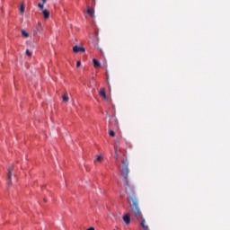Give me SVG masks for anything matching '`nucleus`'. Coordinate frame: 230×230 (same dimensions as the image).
I'll use <instances>...</instances> for the list:
<instances>
[{"label": "nucleus", "mask_w": 230, "mask_h": 230, "mask_svg": "<svg viewBox=\"0 0 230 230\" xmlns=\"http://www.w3.org/2000/svg\"><path fill=\"white\" fill-rule=\"evenodd\" d=\"M121 163V176L124 177V189L130 200L134 203V200H137V198H136V190L134 189V185L130 184V181H128V160L125 158Z\"/></svg>", "instance_id": "f257e3e1"}, {"label": "nucleus", "mask_w": 230, "mask_h": 230, "mask_svg": "<svg viewBox=\"0 0 230 230\" xmlns=\"http://www.w3.org/2000/svg\"><path fill=\"white\" fill-rule=\"evenodd\" d=\"M133 213L135 216V218L140 223L141 227L144 230H148V226L145 225L146 221L145 218H143V214L141 213V210L139 209V203L137 199H133Z\"/></svg>", "instance_id": "f03ea898"}, {"label": "nucleus", "mask_w": 230, "mask_h": 230, "mask_svg": "<svg viewBox=\"0 0 230 230\" xmlns=\"http://www.w3.org/2000/svg\"><path fill=\"white\" fill-rule=\"evenodd\" d=\"M12 172H13V165L8 168V173H7V184H12Z\"/></svg>", "instance_id": "7ed1b4c3"}, {"label": "nucleus", "mask_w": 230, "mask_h": 230, "mask_svg": "<svg viewBox=\"0 0 230 230\" xmlns=\"http://www.w3.org/2000/svg\"><path fill=\"white\" fill-rule=\"evenodd\" d=\"M73 51H74V53H80V52L84 53V52H85V49L84 47L75 46L73 48Z\"/></svg>", "instance_id": "20e7f679"}, {"label": "nucleus", "mask_w": 230, "mask_h": 230, "mask_svg": "<svg viewBox=\"0 0 230 230\" xmlns=\"http://www.w3.org/2000/svg\"><path fill=\"white\" fill-rule=\"evenodd\" d=\"M122 219L125 222L126 226H128V224H130V214L124 215Z\"/></svg>", "instance_id": "39448f33"}, {"label": "nucleus", "mask_w": 230, "mask_h": 230, "mask_svg": "<svg viewBox=\"0 0 230 230\" xmlns=\"http://www.w3.org/2000/svg\"><path fill=\"white\" fill-rule=\"evenodd\" d=\"M87 13L90 17H94V9L93 8H91V7H88L87 9Z\"/></svg>", "instance_id": "423d86ee"}, {"label": "nucleus", "mask_w": 230, "mask_h": 230, "mask_svg": "<svg viewBox=\"0 0 230 230\" xmlns=\"http://www.w3.org/2000/svg\"><path fill=\"white\" fill-rule=\"evenodd\" d=\"M42 13H43L44 19H49V11H48V9H44L42 11Z\"/></svg>", "instance_id": "0eeeda50"}, {"label": "nucleus", "mask_w": 230, "mask_h": 230, "mask_svg": "<svg viewBox=\"0 0 230 230\" xmlns=\"http://www.w3.org/2000/svg\"><path fill=\"white\" fill-rule=\"evenodd\" d=\"M100 96H102V98H104V100H107V93H105V88H102L100 91Z\"/></svg>", "instance_id": "6e6552de"}, {"label": "nucleus", "mask_w": 230, "mask_h": 230, "mask_svg": "<svg viewBox=\"0 0 230 230\" xmlns=\"http://www.w3.org/2000/svg\"><path fill=\"white\" fill-rule=\"evenodd\" d=\"M93 67H100L102 64L97 59H93Z\"/></svg>", "instance_id": "1a4fd4ad"}, {"label": "nucleus", "mask_w": 230, "mask_h": 230, "mask_svg": "<svg viewBox=\"0 0 230 230\" xmlns=\"http://www.w3.org/2000/svg\"><path fill=\"white\" fill-rule=\"evenodd\" d=\"M63 102H69V96L67 95V93H64V95L62 96Z\"/></svg>", "instance_id": "9d476101"}, {"label": "nucleus", "mask_w": 230, "mask_h": 230, "mask_svg": "<svg viewBox=\"0 0 230 230\" xmlns=\"http://www.w3.org/2000/svg\"><path fill=\"white\" fill-rule=\"evenodd\" d=\"M22 35L25 39H28L30 37V34L28 32H26V31H22Z\"/></svg>", "instance_id": "9b49d317"}, {"label": "nucleus", "mask_w": 230, "mask_h": 230, "mask_svg": "<svg viewBox=\"0 0 230 230\" xmlns=\"http://www.w3.org/2000/svg\"><path fill=\"white\" fill-rule=\"evenodd\" d=\"M109 136H111V137H114V136H116V133L114 132V130H110Z\"/></svg>", "instance_id": "f8f14e48"}, {"label": "nucleus", "mask_w": 230, "mask_h": 230, "mask_svg": "<svg viewBox=\"0 0 230 230\" xmlns=\"http://www.w3.org/2000/svg\"><path fill=\"white\" fill-rule=\"evenodd\" d=\"M96 161H98L99 163H102V161H103V156L102 155L97 156Z\"/></svg>", "instance_id": "ddd939ff"}, {"label": "nucleus", "mask_w": 230, "mask_h": 230, "mask_svg": "<svg viewBox=\"0 0 230 230\" xmlns=\"http://www.w3.org/2000/svg\"><path fill=\"white\" fill-rule=\"evenodd\" d=\"M20 12L21 13H24V4L21 5Z\"/></svg>", "instance_id": "4468645a"}, {"label": "nucleus", "mask_w": 230, "mask_h": 230, "mask_svg": "<svg viewBox=\"0 0 230 230\" xmlns=\"http://www.w3.org/2000/svg\"><path fill=\"white\" fill-rule=\"evenodd\" d=\"M38 8L44 10V4H38Z\"/></svg>", "instance_id": "2eb2a0df"}, {"label": "nucleus", "mask_w": 230, "mask_h": 230, "mask_svg": "<svg viewBox=\"0 0 230 230\" xmlns=\"http://www.w3.org/2000/svg\"><path fill=\"white\" fill-rule=\"evenodd\" d=\"M26 55L27 57H31V52L30 51V49H26Z\"/></svg>", "instance_id": "dca6fc26"}, {"label": "nucleus", "mask_w": 230, "mask_h": 230, "mask_svg": "<svg viewBox=\"0 0 230 230\" xmlns=\"http://www.w3.org/2000/svg\"><path fill=\"white\" fill-rule=\"evenodd\" d=\"M119 155H118V149H115V159H119Z\"/></svg>", "instance_id": "f3484780"}, {"label": "nucleus", "mask_w": 230, "mask_h": 230, "mask_svg": "<svg viewBox=\"0 0 230 230\" xmlns=\"http://www.w3.org/2000/svg\"><path fill=\"white\" fill-rule=\"evenodd\" d=\"M40 28H42V24H40V22L38 23V28L37 31H39L40 30Z\"/></svg>", "instance_id": "a211bd4d"}, {"label": "nucleus", "mask_w": 230, "mask_h": 230, "mask_svg": "<svg viewBox=\"0 0 230 230\" xmlns=\"http://www.w3.org/2000/svg\"><path fill=\"white\" fill-rule=\"evenodd\" d=\"M82 66V62L81 61H77L76 62V67H80Z\"/></svg>", "instance_id": "6ab92c4d"}, {"label": "nucleus", "mask_w": 230, "mask_h": 230, "mask_svg": "<svg viewBox=\"0 0 230 230\" xmlns=\"http://www.w3.org/2000/svg\"><path fill=\"white\" fill-rule=\"evenodd\" d=\"M86 230H94V227H90V228H88Z\"/></svg>", "instance_id": "aec40b11"}, {"label": "nucleus", "mask_w": 230, "mask_h": 230, "mask_svg": "<svg viewBox=\"0 0 230 230\" xmlns=\"http://www.w3.org/2000/svg\"><path fill=\"white\" fill-rule=\"evenodd\" d=\"M47 0H42L43 4H46Z\"/></svg>", "instance_id": "412c9836"}, {"label": "nucleus", "mask_w": 230, "mask_h": 230, "mask_svg": "<svg viewBox=\"0 0 230 230\" xmlns=\"http://www.w3.org/2000/svg\"><path fill=\"white\" fill-rule=\"evenodd\" d=\"M115 126H116L117 128H118V121H115Z\"/></svg>", "instance_id": "4be33fe9"}, {"label": "nucleus", "mask_w": 230, "mask_h": 230, "mask_svg": "<svg viewBox=\"0 0 230 230\" xmlns=\"http://www.w3.org/2000/svg\"><path fill=\"white\" fill-rule=\"evenodd\" d=\"M147 230H148V226H147Z\"/></svg>", "instance_id": "5701e85b"}]
</instances>
